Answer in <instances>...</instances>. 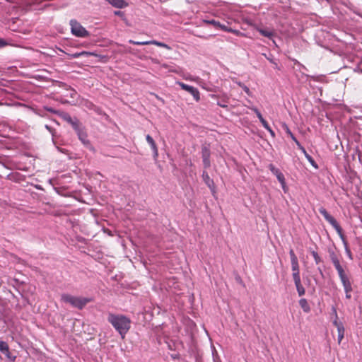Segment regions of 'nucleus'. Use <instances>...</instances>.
I'll list each match as a JSON object with an SVG mask.
<instances>
[{
  "mask_svg": "<svg viewBox=\"0 0 362 362\" xmlns=\"http://www.w3.org/2000/svg\"><path fill=\"white\" fill-rule=\"evenodd\" d=\"M93 103H89L88 107H93Z\"/></svg>",
  "mask_w": 362,
  "mask_h": 362,
  "instance_id": "obj_41",
  "label": "nucleus"
},
{
  "mask_svg": "<svg viewBox=\"0 0 362 362\" xmlns=\"http://www.w3.org/2000/svg\"><path fill=\"white\" fill-rule=\"evenodd\" d=\"M281 173V172L277 168L274 172V175H275L276 177L280 174Z\"/></svg>",
  "mask_w": 362,
  "mask_h": 362,
  "instance_id": "obj_40",
  "label": "nucleus"
},
{
  "mask_svg": "<svg viewBox=\"0 0 362 362\" xmlns=\"http://www.w3.org/2000/svg\"><path fill=\"white\" fill-rule=\"evenodd\" d=\"M299 146L300 149L303 151V153H304V155H305V157H306V155H309V154L306 152L305 149L303 146H301L300 145V146Z\"/></svg>",
  "mask_w": 362,
  "mask_h": 362,
  "instance_id": "obj_38",
  "label": "nucleus"
},
{
  "mask_svg": "<svg viewBox=\"0 0 362 362\" xmlns=\"http://www.w3.org/2000/svg\"><path fill=\"white\" fill-rule=\"evenodd\" d=\"M311 254L315 259V262L317 264H320L322 262L321 257L318 255L317 252L315 251H312Z\"/></svg>",
  "mask_w": 362,
  "mask_h": 362,
  "instance_id": "obj_21",
  "label": "nucleus"
},
{
  "mask_svg": "<svg viewBox=\"0 0 362 362\" xmlns=\"http://www.w3.org/2000/svg\"><path fill=\"white\" fill-rule=\"evenodd\" d=\"M260 122L262 123V126L266 129H269V128L270 127L268 122L264 119L262 118L261 120H259Z\"/></svg>",
  "mask_w": 362,
  "mask_h": 362,
  "instance_id": "obj_28",
  "label": "nucleus"
},
{
  "mask_svg": "<svg viewBox=\"0 0 362 362\" xmlns=\"http://www.w3.org/2000/svg\"><path fill=\"white\" fill-rule=\"evenodd\" d=\"M153 45H157L158 47H164L167 49H171V47L168 45L161 42L156 41V40H153Z\"/></svg>",
  "mask_w": 362,
  "mask_h": 362,
  "instance_id": "obj_19",
  "label": "nucleus"
},
{
  "mask_svg": "<svg viewBox=\"0 0 362 362\" xmlns=\"http://www.w3.org/2000/svg\"><path fill=\"white\" fill-rule=\"evenodd\" d=\"M257 30L262 35L269 39H272L274 35V31L269 29L258 28Z\"/></svg>",
  "mask_w": 362,
  "mask_h": 362,
  "instance_id": "obj_14",
  "label": "nucleus"
},
{
  "mask_svg": "<svg viewBox=\"0 0 362 362\" xmlns=\"http://www.w3.org/2000/svg\"><path fill=\"white\" fill-rule=\"evenodd\" d=\"M178 84L184 89H186L187 90H190V91H192V90H197L196 89H194L193 87H191V86H185V84L182 83H178Z\"/></svg>",
  "mask_w": 362,
  "mask_h": 362,
  "instance_id": "obj_26",
  "label": "nucleus"
},
{
  "mask_svg": "<svg viewBox=\"0 0 362 362\" xmlns=\"http://www.w3.org/2000/svg\"><path fill=\"white\" fill-rule=\"evenodd\" d=\"M146 139L152 149L153 159L157 160L158 157V148L157 144H156L154 139L149 134L146 135Z\"/></svg>",
  "mask_w": 362,
  "mask_h": 362,
  "instance_id": "obj_8",
  "label": "nucleus"
},
{
  "mask_svg": "<svg viewBox=\"0 0 362 362\" xmlns=\"http://www.w3.org/2000/svg\"><path fill=\"white\" fill-rule=\"evenodd\" d=\"M285 129H286V133L291 136V138L296 143V144L298 146H300V143L298 142V141L296 139V137L293 136V134H292V132H291V130L289 129V128L285 125Z\"/></svg>",
  "mask_w": 362,
  "mask_h": 362,
  "instance_id": "obj_20",
  "label": "nucleus"
},
{
  "mask_svg": "<svg viewBox=\"0 0 362 362\" xmlns=\"http://www.w3.org/2000/svg\"><path fill=\"white\" fill-rule=\"evenodd\" d=\"M218 28H220L221 30H223L224 31L232 33H234V34H236V35H238L239 33H240L238 30H233L232 28H228L226 25H222V24H221V26H218Z\"/></svg>",
  "mask_w": 362,
  "mask_h": 362,
  "instance_id": "obj_18",
  "label": "nucleus"
},
{
  "mask_svg": "<svg viewBox=\"0 0 362 362\" xmlns=\"http://www.w3.org/2000/svg\"><path fill=\"white\" fill-rule=\"evenodd\" d=\"M64 119L70 124L76 131L79 129V122L76 118L73 119L69 115H65Z\"/></svg>",
  "mask_w": 362,
  "mask_h": 362,
  "instance_id": "obj_9",
  "label": "nucleus"
},
{
  "mask_svg": "<svg viewBox=\"0 0 362 362\" xmlns=\"http://www.w3.org/2000/svg\"><path fill=\"white\" fill-rule=\"evenodd\" d=\"M267 131L269 132V133L271 134V135L274 137L275 136V134L274 132V131L271 129V127L269 128V129H267Z\"/></svg>",
  "mask_w": 362,
  "mask_h": 362,
  "instance_id": "obj_39",
  "label": "nucleus"
},
{
  "mask_svg": "<svg viewBox=\"0 0 362 362\" xmlns=\"http://www.w3.org/2000/svg\"><path fill=\"white\" fill-rule=\"evenodd\" d=\"M85 52H76V53H74V54H71V57L72 58H78L79 57H81V55L84 54Z\"/></svg>",
  "mask_w": 362,
  "mask_h": 362,
  "instance_id": "obj_31",
  "label": "nucleus"
},
{
  "mask_svg": "<svg viewBox=\"0 0 362 362\" xmlns=\"http://www.w3.org/2000/svg\"><path fill=\"white\" fill-rule=\"evenodd\" d=\"M293 281L299 296H303L305 293V290L301 284L300 278L293 279Z\"/></svg>",
  "mask_w": 362,
  "mask_h": 362,
  "instance_id": "obj_13",
  "label": "nucleus"
},
{
  "mask_svg": "<svg viewBox=\"0 0 362 362\" xmlns=\"http://www.w3.org/2000/svg\"><path fill=\"white\" fill-rule=\"evenodd\" d=\"M276 178L278 179V180L279 181V182L282 185V187L284 189V187H285V178H284V175H283V173H280L277 177Z\"/></svg>",
  "mask_w": 362,
  "mask_h": 362,
  "instance_id": "obj_22",
  "label": "nucleus"
},
{
  "mask_svg": "<svg viewBox=\"0 0 362 362\" xmlns=\"http://www.w3.org/2000/svg\"><path fill=\"white\" fill-rule=\"evenodd\" d=\"M269 169L271 170L272 173L277 169L273 164H270L269 165Z\"/></svg>",
  "mask_w": 362,
  "mask_h": 362,
  "instance_id": "obj_33",
  "label": "nucleus"
},
{
  "mask_svg": "<svg viewBox=\"0 0 362 362\" xmlns=\"http://www.w3.org/2000/svg\"><path fill=\"white\" fill-rule=\"evenodd\" d=\"M334 313H335L336 317H335V320L333 321V324L337 329V332H338L337 340H338V343L340 344L341 342L342 339H344L345 329H344L342 322L338 321V316H337V312L335 310H334Z\"/></svg>",
  "mask_w": 362,
  "mask_h": 362,
  "instance_id": "obj_6",
  "label": "nucleus"
},
{
  "mask_svg": "<svg viewBox=\"0 0 362 362\" xmlns=\"http://www.w3.org/2000/svg\"><path fill=\"white\" fill-rule=\"evenodd\" d=\"M6 45H7V42L4 39L0 38V48Z\"/></svg>",
  "mask_w": 362,
  "mask_h": 362,
  "instance_id": "obj_32",
  "label": "nucleus"
},
{
  "mask_svg": "<svg viewBox=\"0 0 362 362\" xmlns=\"http://www.w3.org/2000/svg\"><path fill=\"white\" fill-rule=\"evenodd\" d=\"M329 257L333 265L334 266L336 270L338 272L341 281L342 282L349 280V279L346 275L343 267L341 265L338 256L334 252H332L329 253Z\"/></svg>",
  "mask_w": 362,
  "mask_h": 362,
  "instance_id": "obj_4",
  "label": "nucleus"
},
{
  "mask_svg": "<svg viewBox=\"0 0 362 362\" xmlns=\"http://www.w3.org/2000/svg\"><path fill=\"white\" fill-rule=\"evenodd\" d=\"M312 164L313 166H314L315 168H317V165H316L314 159L310 156V155H306V157H305Z\"/></svg>",
  "mask_w": 362,
  "mask_h": 362,
  "instance_id": "obj_25",
  "label": "nucleus"
},
{
  "mask_svg": "<svg viewBox=\"0 0 362 362\" xmlns=\"http://www.w3.org/2000/svg\"><path fill=\"white\" fill-rule=\"evenodd\" d=\"M62 300L64 303H69L74 308L82 309L90 300L85 298H79L73 296L69 294H64L62 296Z\"/></svg>",
  "mask_w": 362,
  "mask_h": 362,
  "instance_id": "obj_2",
  "label": "nucleus"
},
{
  "mask_svg": "<svg viewBox=\"0 0 362 362\" xmlns=\"http://www.w3.org/2000/svg\"><path fill=\"white\" fill-rule=\"evenodd\" d=\"M299 305L305 313H309L310 307L305 298H301L299 300Z\"/></svg>",
  "mask_w": 362,
  "mask_h": 362,
  "instance_id": "obj_16",
  "label": "nucleus"
},
{
  "mask_svg": "<svg viewBox=\"0 0 362 362\" xmlns=\"http://www.w3.org/2000/svg\"><path fill=\"white\" fill-rule=\"evenodd\" d=\"M341 283H342V285L344 286V291L346 293V298L347 299H350L351 298V292L352 291V286H351V283L350 280L349 279V280L342 281Z\"/></svg>",
  "mask_w": 362,
  "mask_h": 362,
  "instance_id": "obj_11",
  "label": "nucleus"
},
{
  "mask_svg": "<svg viewBox=\"0 0 362 362\" xmlns=\"http://www.w3.org/2000/svg\"><path fill=\"white\" fill-rule=\"evenodd\" d=\"M202 178L206 185L212 190L214 189V182L212 179L210 178L209 174L204 171L202 174Z\"/></svg>",
  "mask_w": 362,
  "mask_h": 362,
  "instance_id": "obj_12",
  "label": "nucleus"
},
{
  "mask_svg": "<svg viewBox=\"0 0 362 362\" xmlns=\"http://www.w3.org/2000/svg\"><path fill=\"white\" fill-rule=\"evenodd\" d=\"M208 23L214 25L215 27L218 28V26H221V23L218 21H216L215 20L208 21Z\"/></svg>",
  "mask_w": 362,
  "mask_h": 362,
  "instance_id": "obj_29",
  "label": "nucleus"
},
{
  "mask_svg": "<svg viewBox=\"0 0 362 362\" xmlns=\"http://www.w3.org/2000/svg\"><path fill=\"white\" fill-rule=\"evenodd\" d=\"M3 354H4L9 360L11 361H14L16 357L15 356H12L11 354V352L10 351L8 350V353H4Z\"/></svg>",
  "mask_w": 362,
  "mask_h": 362,
  "instance_id": "obj_30",
  "label": "nucleus"
},
{
  "mask_svg": "<svg viewBox=\"0 0 362 362\" xmlns=\"http://www.w3.org/2000/svg\"><path fill=\"white\" fill-rule=\"evenodd\" d=\"M289 255H290V257H291V262H293V261H297L298 260V257L296 255V254H295V252H294L293 249L290 250Z\"/></svg>",
  "mask_w": 362,
  "mask_h": 362,
  "instance_id": "obj_23",
  "label": "nucleus"
},
{
  "mask_svg": "<svg viewBox=\"0 0 362 362\" xmlns=\"http://www.w3.org/2000/svg\"><path fill=\"white\" fill-rule=\"evenodd\" d=\"M69 24L71 26V33L74 36L78 37H86L90 35L89 32L76 20H71Z\"/></svg>",
  "mask_w": 362,
  "mask_h": 362,
  "instance_id": "obj_3",
  "label": "nucleus"
},
{
  "mask_svg": "<svg viewBox=\"0 0 362 362\" xmlns=\"http://www.w3.org/2000/svg\"><path fill=\"white\" fill-rule=\"evenodd\" d=\"M218 105H219L220 106H221V107H226V105H222V104H220V103H218Z\"/></svg>",
  "mask_w": 362,
  "mask_h": 362,
  "instance_id": "obj_43",
  "label": "nucleus"
},
{
  "mask_svg": "<svg viewBox=\"0 0 362 362\" xmlns=\"http://www.w3.org/2000/svg\"><path fill=\"white\" fill-rule=\"evenodd\" d=\"M76 132L79 139L83 142V144H84L85 145H89L90 142L87 139V134L80 129Z\"/></svg>",
  "mask_w": 362,
  "mask_h": 362,
  "instance_id": "obj_15",
  "label": "nucleus"
},
{
  "mask_svg": "<svg viewBox=\"0 0 362 362\" xmlns=\"http://www.w3.org/2000/svg\"><path fill=\"white\" fill-rule=\"evenodd\" d=\"M251 110L255 112V114L257 115V117L259 118V120H261L263 118L261 112L258 110L257 108H256V107H251Z\"/></svg>",
  "mask_w": 362,
  "mask_h": 362,
  "instance_id": "obj_24",
  "label": "nucleus"
},
{
  "mask_svg": "<svg viewBox=\"0 0 362 362\" xmlns=\"http://www.w3.org/2000/svg\"><path fill=\"white\" fill-rule=\"evenodd\" d=\"M153 45V40L141 42V45Z\"/></svg>",
  "mask_w": 362,
  "mask_h": 362,
  "instance_id": "obj_35",
  "label": "nucleus"
},
{
  "mask_svg": "<svg viewBox=\"0 0 362 362\" xmlns=\"http://www.w3.org/2000/svg\"><path fill=\"white\" fill-rule=\"evenodd\" d=\"M320 213L323 216L325 219L329 222L332 226L337 230V233L341 238H344L342 228L337 221V220L332 216L325 208H321L319 209Z\"/></svg>",
  "mask_w": 362,
  "mask_h": 362,
  "instance_id": "obj_5",
  "label": "nucleus"
},
{
  "mask_svg": "<svg viewBox=\"0 0 362 362\" xmlns=\"http://www.w3.org/2000/svg\"><path fill=\"white\" fill-rule=\"evenodd\" d=\"M129 42L130 44H133V45H141V42H139V41H134V40H129Z\"/></svg>",
  "mask_w": 362,
  "mask_h": 362,
  "instance_id": "obj_34",
  "label": "nucleus"
},
{
  "mask_svg": "<svg viewBox=\"0 0 362 362\" xmlns=\"http://www.w3.org/2000/svg\"><path fill=\"white\" fill-rule=\"evenodd\" d=\"M107 321L119 332L122 339H124L126 334L131 327V320L123 315L109 313Z\"/></svg>",
  "mask_w": 362,
  "mask_h": 362,
  "instance_id": "obj_1",
  "label": "nucleus"
},
{
  "mask_svg": "<svg viewBox=\"0 0 362 362\" xmlns=\"http://www.w3.org/2000/svg\"><path fill=\"white\" fill-rule=\"evenodd\" d=\"M8 349H9V347H8V345L6 342L5 341H0V351L4 354V353H8Z\"/></svg>",
  "mask_w": 362,
  "mask_h": 362,
  "instance_id": "obj_17",
  "label": "nucleus"
},
{
  "mask_svg": "<svg viewBox=\"0 0 362 362\" xmlns=\"http://www.w3.org/2000/svg\"><path fill=\"white\" fill-rule=\"evenodd\" d=\"M189 93L192 95L194 99L196 101H199V99H200L199 92H189Z\"/></svg>",
  "mask_w": 362,
  "mask_h": 362,
  "instance_id": "obj_27",
  "label": "nucleus"
},
{
  "mask_svg": "<svg viewBox=\"0 0 362 362\" xmlns=\"http://www.w3.org/2000/svg\"><path fill=\"white\" fill-rule=\"evenodd\" d=\"M114 13H115V16H123V12L120 11H115L114 12Z\"/></svg>",
  "mask_w": 362,
  "mask_h": 362,
  "instance_id": "obj_36",
  "label": "nucleus"
},
{
  "mask_svg": "<svg viewBox=\"0 0 362 362\" xmlns=\"http://www.w3.org/2000/svg\"><path fill=\"white\" fill-rule=\"evenodd\" d=\"M210 155H211V152H210L209 148L206 146H202V159H203V165H204V168H208L211 165Z\"/></svg>",
  "mask_w": 362,
  "mask_h": 362,
  "instance_id": "obj_7",
  "label": "nucleus"
},
{
  "mask_svg": "<svg viewBox=\"0 0 362 362\" xmlns=\"http://www.w3.org/2000/svg\"><path fill=\"white\" fill-rule=\"evenodd\" d=\"M291 269L293 272V274H292L293 279H296L300 278L298 260L291 262Z\"/></svg>",
  "mask_w": 362,
  "mask_h": 362,
  "instance_id": "obj_10",
  "label": "nucleus"
},
{
  "mask_svg": "<svg viewBox=\"0 0 362 362\" xmlns=\"http://www.w3.org/2000/svg\"><path fill=\"white\" fill-rule=\"evenodd\" d=\"M299 146L300 149L303 151V153H304V155H305V157H306V155H309V154L306 152L305 149L303 146H301L300 145V146Z\"/></svg>",
  "mask_w": 362,
  "mask_h": 362,
  "instance_id": "obj_37",
  "label": "nucleus"
},
{
  "mask_svg": "<svg viewBox=\"0 0 362 362\" xmlns=\"http://www.w3.org/2000/svg\"><path fill=\"white\" fill-rule=\"evenodd\" d=\"M347 252L349 253V256L351 257V252L349 250L346 249Z\"/></svg>",
  "mask_w": 362,
  "mask_h": 362,
  "instance_id": "obj_42",
  "label": "nucleus"
}]
</instances>
